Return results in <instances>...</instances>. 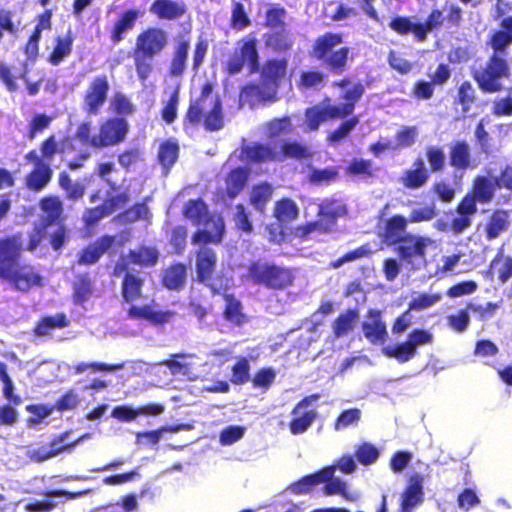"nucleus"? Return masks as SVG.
<instances>
[{"mask_svg": "<svg viewBox=\"0 0 512 512\" xmlns=\"http://www.w3.org/2000/svg\"><path fill=\"white\" fill-rule=\"evenodd\" d=\"M333 87L345 89L341 95L344 101L341 105H314L305 110V123L309 131H317L323 122L335 119H344L351 116L355 110L356 104L360 101L365 93V86L358 81L352 84L347 77L333 82Z\"/></svg>", "mask_w": 512, "mask_h": 512, "instance_id": "2", "label": "nucleus"}, {"mask_svg": "<svg viewBox=\"0 0 512 512\" xmlns=\"http://www.w3.org/2000/svg\"><path fill=\"white\" fill-rule=\"evenodd\" d=\"M180 147L176 140L166 139L159 144L157 161L164 175H167L179 158Z\"/></svg>", "mask_w": 512, "mask_h": 512, "instance_id": "36", "label": "nucleus"}, {"mask_svg": "<svg viewBox=\"0 0 512 512\" xmlns=\"http://www.w3.org/2000/svg\"><path fill=\"white\" fill-rule=\"evenodd\" d=\"M130 193L128 189L117 191L114 194L108 193L105 200L102 202L109 215L115 211L124 208L130 202Z\"/></svg>", "mask_w": 512, "mask_h": 512, "instance_id": "63", "label": "nucleus"}, {"mask_svg": "<svg viewBox=\"0 0 512 512\" xmlns=\"http://www.w3.org/2000/svg\"><path fill=\"white\" fill-rule=\"evenodd\" d=\"M93 292L92 279L89 273H81L76 275L73 283V300L75 303L83 304L86 302Z\"/></svg>", "mask_w": 512, "mask_h": 512, "instance_id": "49", "label": "nucleus"}, {"mask_svg": "<svg viewBox=\"0 0 512 512\" xmlns=\"http://www.w3.org/2000/svg\"><path fill=\"white\" fill-rule=\"evenodd\" d=\"M449 165L457 171H466L473 167L470 146L465 140H457L450 144Z\"/></svg>", "mask_w": 512, "mask_h": 512, "instance_id": "31", "label": "nucleus"}, {"mask_svg": "<svg viewBox=\"0 0 512 512\" xmlns=\"http://www.w3.org/2000/svg\"><path fill=\"white\" fill-rule=\"evenodd\" d=\"M339 177V169L336 166L317 169L313 168L308 175V181L311 184L321 185L336 181Z\"/></svg>", "mask_w": 512, "mask_h": 512, "instance_id": "61", "label": "nucleus"}, {"mask_svg": "<svg viewBox=\"0 0 512 512\" xmlns=\"http://www.w3.org/2000/svg\"><path fill=\"white\" fill-rule=\"evenodd\" d=\"M129 122L124 117H108L98 126L97 142L99 149L123 143L129 133Z\"/></svg>", "mask_w": 512, "mask_h": 512, "instance_id": "15", "label": "nucleus"}, {"mask_svg": "<svg viewBox=\"0 0 512 512\" xmlns=\"http://www.w3.org/2000/svg\"><path fill=\"white\" fill-rule=\"evenodd\" d=\"M260 57L257 49V39L247 37L241 40L240 46L228 58L225 64V72L228 75L240 73L245 64L250 74L259 72Z\"/></svg>", "mask_w": 512, "mask_h": 512, "instance_id": "11", "label": "nucleus"}, {"mask_svg": "<svg viewBox=\"0 0 512 512\" xmlns=\"http://www.w3.org/2000/svg\"><path fill=\"white\" fill-rule=\"evenodd\" d=\"M70 433V431H64L54 436L49 443V448L41 446L31 450L28 454L29 459L37 463H42L64 452H71L79 443L89 437L88 434H83L71 442H66Z\"/></svg>", "mask_w": 512, "mask_h": 512, "instance_id": "16", "label": "nucleus"}, {"mask_svg": "<svg viewBox=\"0 0 512 512\" xmlns=\"http://www.w3.org/2000/svg\"><path fill=\"white\" fill-rule=\"evenodd\" d=\"M424 501L423 477L420 474L410 476L408 485L401 494L399 509L413 511Z\"/></svg>", "mask_w": 512, "mask_h": 512, "instance_id": "26", "label": "nucleus"}, {"mask_svg": "<svg viewBox=\"0 0 512 512\" xmlns=\"http://www.w3.org/2000/svg\"><path fill=\"white\" fill-rule=\"evenodd\" d=\"M149 198H144L143 201L136 202L132 206L122 210L117 215V220L123 224H132L137 221H149L152 217L150 209L146 203Z\"/></svg>", "mask_w": 512, "mask_h": 512, "instance_id": "41", "label": "nucleus"}, {"mask_svg": "<svg viewBox=\"0 0 512 512\" xmlns=\"http://www.w3.org/2000/svg\"><path fill=\"white\" fill-rule=\"evenodd\" d=\"M140 15L141 13L137 9H127L120 13L112 27L109 29L111 44L117 45L122 42L127 33L135 27Z\"/></svg>", "mask_w": 512, "mask_h": 512, "instance_id": "25", "label": "nucleus"}, {"mask_svg": "<svg viewBox=\"0 0 512 512\" xmlns=\"http://www.w3.org/2000/svg\"><path fill=\"white\" fill-rule=\"evenodd\" d=\"M361 330L366 340L373 346H382L389 338L386 322L379 309L371 308L367 311L365 320L361 323Z\"/></svg>", "mask_w": 512, "mask_h": 512, "instance_id": "17", "label": "nucleus"}, {"mask_svg": "<svg viewBox=\"0 0 512 512\" xmlns=\"http://www.w3.org/2000/svg\"><path fill=\"white\" fill-rule=\"evenodd\" d=\"M225 307L223 317L226 321L241 326L247 321L246 315L243 313V305L234 294L224 293Z\"/></svg>", "mask_w": 512, "mask_h": 512, "instance_id": "43", "label": "nucleus"}, {"mask_svg": "<svg viewBox=\"0 0 512 512\" xmlns=\"http://www.w3.org/2000/svg\"><path fill=\"white\" fill-rule=\"evenodd\" d=\"M127 240L128 239H122L117 242L115 235H103L80 251L77 263L85 266L96 264L112 246L116 243L119 246H123Z\"/></svg>", "mask_w": 512, "mask_h": 512, "instance_id": "19", "label": "nucleus"}, {"mask_svg": "<svg viewBox=\"0 0 512 512\" xmlns=\"http://www.w3.org/2000/svg\"><path fill=\"white\" fill-rule=\"evenodd\" d=\"M213 85L205 82L201 86L199 96L191 100L183 116V130L189 131L200 125L208 132H216L224 127V115L222 103L219 97L211 99L208 105V99L212 96Z\"/></svg>", "mask_w": 512, "mask_h": 512, "instance_id": "3", "label": "nucleus"}, {"mask_svg": "<svg viewBox=\"0 0 512 512\" xmlns=\"http://www.w3.org/2000/svg\"><path fill=\"white\" fill-rule=\"evenodd\" d=\"M496 177L493 180L485 176H477L473 181L472 196L480 203H489L495 193Z\"/></svg>", "mask_w": 512, "mask_h": 512, "instance_id": "47", "label": "nucleus"}, {"mask_svg": "<svg viewBox=\"0 0 512 512\" xmlns=\"http://www.w3.org/2000/svg\"><path fill=\"white\" fill-rule=\"evenodd\" d=\"M336 204L337 200L326 199L318 207L317 221L321 223L322 233L331 232L336 225L337 219L343 213V208Z\"/></svg>", "mask_w": 512, "mask_h": 512, "instance_id": "34", "label": "nucleus"}, {"mask_svg": "<svg viewBox=\"0 0 512 512\" xmlns=\"http://www.w3.org/2000/svg\"><path fill=\"white\" fill-rule=\"evenodd\" d=\"M264 44L266 48L274 53H288L293 49L294 40L292 35L286 29H279L268 32L264 35Z\"/></svg>", "mask_w": 512, "mask_h": 512, "instance_id": "37", "label": "nucleus"}, {"mask_svg": "<svg viewBox=\"0 0 512 512\" xmlns=\"http://www.w3.org/2000/svg\"><path fill=\"white\" fill-rule=\"evenodd\" d=\"M110 91L107 75L95 76L87 85L82 97V109L88 116L99 115L104 107Z\"/></svg>", "mask_w": 512, "mask_h": 512, "instance_id": "13", "label": "nucleus"}, {"mask_svg": "<svg viewBox=\"0 0 512 512\" xmlns=\"http://www.w3.org/2000/svg\"><path fill=\"white\" fill-rule=\"evenodd\" d=\"M245 278L255 286L273 291L286 290L295 281L291 268L262 260H253L247 264Z\"/></svg>", "mask_w": 512, "mask_h": 512, "instance_id": "8", "label": "nucleus"}, {"mask_svg": "<svg viewBox=\"0 0 512 512\" xmlns=\"http://www.w3.org/2000/svg\"><path fill=\"white\" fill-rule=\"evenodd\" d=\"M509 227V217L505 210H495L489 217L485 231L488 241L494 240L505 232Z\"/></svg>", "mask_w": 512, "mask_h": 512, "instance_id": "45", "label": "nucleus"}, {"mask_svg": "<svg viewBox=\"0 0 512 512\" xmlns=\"http://www.w3.org/2000/svg\"><path fill=\"white\" fill-rule=\"evenodd\" d=\"M187 266L182 262H176L163 270L161 284L168 290L181 291L186 285Z\"/></svg>", "mask_w": 512, "mask_h": 512, "instance_id": "32", "label": "nucleus"}, {"mask_svg": "<svg viewBox=\"0 0 512 512\" xmlns=\"http://www.w3.org/2000/svg\"><path fill=\"white\" fill-rule=\"evenodd\" d=\"M273 217L279 223H290L299 217L298 205L291 198L282 197L274 204Z\"/></svg>", "mask_w": 512, "mask_h": 512, "instance_id": "44", "label": "nucleus"}, {"mask_svg": "<svg viewBox=\"0 0 512 512\" xmlns=\"http://www.w3.org/2000/svg\"><path fill=\"white\" fill-rule=\"evenodd\" d=\"M245 159L253 164L283 162L286 159L304 160L311 157L309 147L297 141L285 140L280 145L254 143L242 150Z\"/></svg>", "mask_w": 512, "mask_h": 512, "instance_id": "7", "label": "nucleus"}, {"mask_svg": "<svg viewBox=\"0 0 512 512\" xmlns=\"http://www.w3.org/2000/svg\"><path fill=\"white\" fill-rule=\"evenodd\" d=\"M430 174L423 171L407 169L400 177V182L406 189L417 190L423 187L429 180Z\"/></svg>", "mask_w": 512, "mask_h": 512, "instance_id": "60", "label": "nucleus"}, {"mask_svg": "<svg viewBox=\"0 0 512 512\" xmlns=\"http://www.w3.org/2000/svg\"><path fill=\"white\" fill-rule=\"evenodd\" d=\"M74 42V35L69 30L64 36H57L55 38V45L48 55V62L51 65L57 66L64 61L72 52Z\"/></svg>", "mask_w": 512, "mask_h": 512, "instance_id": "39", "label": "nucleus"}, {"mask_svg": "<svg viewBox=\"0 0 512 512\" xmlns=\"http://www.w3.org/2000/svg\"><path fill=\"white\" fill-rule=\"evenodd\" d=\"M144 280L137 274H126L122 277L121 296L123 301L132 304L142 296Z\"/></svg>", "mask_w": 512, "mask_h": 512, "instance_id": "38", "label": "nucleus"}, {"mask_svg": "<svg viewBox=\"0 0 512 512\" xmlns=\"http://www.w3.org/2000/svg\"><path fill=\"white\" fill-rule=\"evenodd\" d=\"M431 244L429 237L408 234L395 246V252L403 267L409 271H418L426 265L427 249Z\"/></svg>", "mask_w": 512, "mask_h": 512, "instance_id": "10", "label": "nucleus"}, {"mask_svg": "<svg viewBox=\"0 0 512 512\" xmlns=\"http://www.w3.org/2000/svg\"><path fill=\"white\" fill-rule=\"evenodd\" d=\"M408 220L404 215L395 214L385 220L382 232L379 234L383 243L396 246L409 234Z\"/></svg>", "mask_w": 512, "mask_h": 512, "instance_id": "23", "label": "nucleus"}, {"mask_svg": "<svg viewBox=\"0 0 512 512\" xmlns=\"http://www.w3.org/2000/svg\"><path fill=\"white\" fill-rule=\"evenodd\" d=\"M39 208L43 213L40 224L44 227L61 224L64 221L63 202L57 195H48L40 199Z\"/></svg>", "mask_w": 512, "mask_h": 512, "instance_id": "27", "label": "nucleus"}, {"mask_svg": "<svg viewBox=\"0 0 512 512\" xmlns=\"http://www.w3.org/2000/svg\"><path fill=\"white\" fill-rule=\"evenodd\" d=\"M345 173L351 177L362 176L364 178H372L375 175V169L373 168L372 160L353 158L345 167Z\"/></svg>", "mask_w": 512, "mask_h": 512, "instance_id": "53", "label": "nucleus"}, {"mask_svg": "<svg viewBox=\"0 0 512 512\" xmlns=\"http://www.w3.org/2000/svg\"><path fill=\"white\" fill-rule=\"evenodd\" d=\"M330 471L328 470H318L312 474H307L297 481L290 483L286 487V491H288L292 495H305L314 491V489L324 483L325 480L330 478Z\"/></svg>", "mask_w": 512, "mask_h": 512, "instance_id": "29", "label": "nucleus"}, {"mask_svg": "<svg viewBox=\"0 0 512 512\" xmlns=\"http://www.w3.org/2000/svg\"><path fill=\"white\" fill-rule=\"evenodd\" d=\"M342 42L341 33L325 32L314 39L309 55L332 75H342L348 69L349 60L352 58L348 46L336 48Z\"/></svg>", "mask_w": 512, "mask_h": 512, "instance_id": "6", "label": "nucleus"}, {"mask_svg": "<svg viewBox=\"0 0 512 512\" xmlns=\"http://www.w3.org/2000/svg\"><path fill=\"white\" fill-rule=\"evenodd\" d=\"M88 493V490L82 491H67L63 489H50L40 492L41 495H44L46 498L41 500H32L25 504V510L27 512H51L53 511L57 504L52 500L53 497H66V499H76Z\"/></svg>", "mask_w": 512, "mask_h": 512, "instance_id": "22", "label": "nucleus"}, {"mask_svg": "<svg viewBox=\"0 0 512 512\" xmlns=\"http://www.w3.org/2000/svg\"><path fill=\"white\" fill-rule=\"evenodd\" d=\"M476 101V91L470 81H463L457 88L456 102L461 105L463 114H467Z\"/></svg>", "mask_w": 512, "mask_h": 512, "instance_id": "57", "label": "nucleus"}, {"mask_svg": "<svg viewBox=\"0 0 512 512\" xmlns=\"http://www.w3.org/2000/svg\"><path fill=\"white\" fill-rule=\"evenodd\" d=\"M326 79V74L320 70H306L301 72L297 85L301 90L313 89L324 86Z\"/></svg>", "mask_w": 512, "mask_h": 512, "instance_id": "59", "label": "nucleus"}, {"mask_svg": "<svg viewBox=\"0 0 512 512\" xmlns=\"http://www.w3.org/2000/svg\"><path fill=\"white\" fill-rule=\"evenodd\" d=\"M183 216L194 226L204 225L206 229L193 233L191 242L198 244H220L225 234V224L221 215L211 213L208 205L201 199H189L183 208Z\"/></svg>", "mask_w": 512, "mask_h": 512, "instance_id": "4", "label": "nucleus"}, {"mask_svg": "<svg viewBox=\"0 0 512 512\" xmlns=\"http://www.w3.org/2000/svg\"><path fill=\"white\" fill-rule=\"evenodd\" d=\"M385 356L396 359L399 363L410 361L416 355V348L407 340L394 346H386L382 349Z\"/></svg>", "mask_w": 512, "mask_h": 512, "instance_id": "50", "label": "nucleus"}, {"mask_svg": "<svg viewBox=\"0 0 512 512\" xmlns=\"http://www.w3.org/2000/svg\"><path fill=\"white\" fill-rule=\"evenodd\" d=\"M471 76L482 93H500L505 89L504 81L511 77L509 59L490 54L483 65L471 71Z\"/></svg>", "mask_w": 512, "mask_h": 512, "instance_id": "9", "label": "nucleus"}, {"mask_svg": "<svg viewBox=\"0 0 512 512\" xmlns=\"http://www.w3.org/2000/svg\"><path fill=\"white\" fill-rule=\"evenodd\" d=\"M287 11L280 5H274L267 9L265 13L264 26L268 28L285 29V18Z\"/></svg>", "mask_w": 512, "mask_h": 512, "instance_id": "64", "label": "nucleus"}, {"mask_svg": "<svg viewBox=\"0 0 512 512\" xmlns=\"http://www.w3.org/2000/svg\"><path fill=\"white\" fill-rule=\"evenodd\" d=\"M149 11L160 20H177L187 12V6L183 2L174 0H154Z\"/></svg>", "mask_w": 512, "mask_h": 512, "instance_id": "30", "label": "nucleus"}, {"mask_svg": "<svg viewBox=\"0 0 512 512\" xmlns=\"http://www.w3.org/2000/svg\"><path fill=\"white\" fill-rule=\"evenodd\" d=\"M157 304L152 301L145 305H131L127 310V318L131 320H145L152 326H164L169 323L175 316V312L171 310H157Z\"/></svg>", "mask_w": 512, "mask_h": 512, "instance_id": "18", "label": "nucleus"}, {"mask_svg": "<svg viewBox=\"0 0 512 512\" xmlns=\"http://www.w3.org/2000/svg\"><path fill=\"white\" fill-rule=\"evenodd\" d=\"M251 380L250 363L247 357L240 356L231 367L230 382L234 385H243Z\"/></svg>", "mask_w": 512, "mask_h": 512, "instance_id": "55", "label": "nucleus"}, {"mask_svg": "<svg viewBox=\"0 0 512 512\" xmlns=\"http://www.w3.org/2000/svg\"><path fill=\"white\" fill-rule=\"evenodd\" d=\"M389 27L398 35L413 34L416 42L422 43L419 22H413L410 16H395L389 22Z\"/></svg>", "mask_w": 512, "mask_h": 512, "instance_id": "46", "label": "nucleus"}, {"mask_svg": "<svg viewBox=\"0 0 512 512\" xmlns=\"http://www.w3.org/2000/svg\"><path fill=\"white\" fill-rule=\"evenodd\" d=\"M21 233L0 237V280L20 293L43 286V277L33 265L22 261Z\"/></svg>", "mask_w": 512, "mask_h": 512, "instance_id": "1", "label": "nucleus"}, {"mask_svg": "<svg viewBox=\"0 0 512 512\" xmlns=\"http://www.w3.org/2000/svg\"><path fill=\"white\" fill-rule=\"evenodd\" d=\"M128 258H130L132 265L153 267L159 260V251L153 246L139 245L137 248L128 251Z\"/></svg>", "mask_w": 512, "mask_h": 512, "instance_id": "42", "label": "nucleus"}, {"mask_svg": "<svg viewBox=\"0 0 512 512\" xmlns=\"http://www.w3.org/2000/svg\"><path fill=\"white\" fill-rule=\"evenodd\" d=\"M445 18L443 11L439 8H434L427 15L424 22H419L422 43L428 38V34L432 31L439 30L444 26Z\"/></svg>", "mask_w": 512, "mask_h": 512, "instance_id": "51", "label": "nucleus"}, {"mask_svg": "<svg viewBox=\"0 0 512 512\" xmlns=\"http://www.w3.org/2000/svg\"><path fill=\"white\" fill-rule=\"evenodd\" d=\"M70 325V320L64 312L55 315L41 317L33 327V335L36 337H48L56 329H64Z\"/></svg>", "mask_w": 512, "mask_h": 512, "instance_id": "33", "label": "nucleus"}, {"mask_svg": "<svg viewBox=\"0 0 512 512\" xmlns=\"http://www.w3.org/2000/svg\"><path fill=\"white\" fill-rule=\"evenodd\" d=\"M354 456L360 464L369 466L378 460L380 450L374 444L365 441L355 447Z\"/></svg>", "mask_w": 512, "mask_h": 512, "instance_id": "58", "label": "nucleus"}, {"mask_svg": "<svg viewBox=\"0 0 512 512\" xmlns=\"http://www.w3.org/2000/svg\"><path fill=\"white\" fill-rule=\"evenodd\" d=\"M485 44L492 50L491 54L508 58V49L512 45V36L501 28L493 29L490 31Z\"/></svg>", "mask_w": 512, "mask_h": 512, "instance_id": "40", "label": "nucleus"}, {"mask_svg": "<svg viewBox=\"0 0 512 512\" xmlns=\"http://www.w3.org/2000/svg\"><path fill=\"white\" fill-rule=\"evenodd\" d=\"M266 135L269 139L279 138L288 135L293 131V125L289 116L273 118L266 123Z\"/></svg>", "mask_w": 512, "mask_h": 512, "instance_id": "52", "label": "nucleus"}, {"mask_svg": "<svg viewBox=\"0 0 512 512\" xmlns=\"http://www.w3.org/2000/svg\"><path fill=\"white\" fill-rule=\"evenodd\" d=\"M288 68V60L285 58L267 59L260 71V79L278 91L282 80L285 78Z\"/></svg>", "mask_w": 512, "mask_h": 512, "instance_id": "24", "label": "nucleus"}, {"mask_svg": "<svg viewBox=\"0 0 512 512\" xmlns=\"http://www.w3.org/2000/svg\"><path fill=\"white\" fill-rule=\"evenodd\" d=\"M52 121L53 117L50 115L44 113L35 114L29 122L26 138L29 140L35 139L37 135L49 128Z\"/></svg>", "mask_w": 512, "mask_h": 512, "instance_id": "62", "label": "nucleus"}, {"mask_svg": "<svg viewBox=\"0 0 512 512\" xmlns=\"http://www.w3.org/2000/svg\"><path fill=\"white\" fill-rule=\"evenodd\" d=\"M168 44L167 32L160 27H147L135 40L132 58L138 78L146 81L153 71V61Z\"/></svg>", "mask_w": 512, "mask_h": 512, "instance_id": "5", "label": "nucleus"}, {"mask_svg": "<svg viewBox=\"0 0 512 512\" xmlns=\"http://www.w3.org/2000/svg\"><path fill=\"white\" fill-rule=\"evenodd\" d=\"M240 97L251 106L259 103H274L279 99L278 91L261 79L259 83L245 84L240 90Z\"/></svg>", "mask_w": 512, "mask_h": 512, "instance_id": "21", "label": "nucleus"}, {"mask_svg": "<svg viewBox=\"0 0 512 512\" xmlns=\"http://www.w3.org/2000/svg\"><path fill=\"white\" fill-rule=\"evenodd\" d=\"M319 394H311L302 398L291 410L288 423L292 435H300L308 431L317 419L318 413L312 403L319 399Z\"/></svg>", "mask_w": 512, "mask_h": 512, "instance_id": "14", "label": "nucleus"}, {"mask_svg": "<svg viewBox=\"0 0 512 512\" xmlns=\"http://www.w3.org/2000/svg\"><path fill=\"white\" fill-rule=\"evenodd\" d=\"M218 257L217 253L209 247H202L195 253V271L197 282L208 287L212 294H220L222 285L217 284L223 277L216 274Z\"/></svg>", "mask_w": 512, "mask_h": 512, "instance_id": "12", "label": "nucleus"}, {"mask_svg": "<svg viewBox=\"0 0 512 512\" xmlns=\"http://www.w3.org/2000/svg\"><path fill=\"white\" fill-rule=\"evenodd\" d=\"M359 318L357 309H348L337 316L332 324L333 335L336 338L347 335L353 328Z\"/></svg>", "mask_w": 512, "mask_h": 512, "instance_id": "48", "label": "nucleus"}, {"mask_svg": "<svg viewBox=\"0 0 512 512\" xmlns=\"http://www.w3.org/2000/svg\"><path fill=\"white\" fill-rule=\"evenodd\" d=\"M190 50L189 37L179 36L173 47L168 74L171 77H181L187 67L188 54Z\"/></svg>", "mask_w": 512, "mask_h": 512, "instance_id": "28", "label": "nucleus"}, {"mask_svg": "<svg viewBox=\"0 0 512 512\" xmlns=\"http://www.w3.org/2000/svg\"><path fill=\"white\" fill-rule=\"evenodd\" d=\"M273 194V187L268 182H262L252 187L250 203L258 210H263L270 201Z\"/></svg>", "mask_w": 512, "mask_h": 512, "instance_id": "54", "label": "nucleus"}, {"mask_svg": "<svg viewBox=\"0 0 512 512\" xmlns=\"http://www.w3.org/2000/svg\"><path fill=\"white\" fill-rule=\"evenodd\" d=\"M52 177L53 169L51 165L45 164L41 167H34L25 176L24 186L27 190L38 193L47 187Z\"/></svg>", "mask_w": 512, "mask_h": 512, "instance_id": "35", "label": "nucleus"}, {"mask_svg": "<svg viewBox=\"0 0 512 512\" xmlns=\"http://www.w3.org/2000/svg\"><path fill=\"white\" fill-rule=\"evenodd\" d=\"M249 174L245 167L233 168L225 178V189H220L216 193L218 200L225 203L235 199L247 185Z\"/></svg>", "mask_w": 512, "mask_h": 512, "instance_id": "20", "label": "nucleus"}, {"mask_svg": "<svg viewBox=\"0 0 512 512\" xmlns=\"http://www.w3.org/2000/svg\"><path fill=\"white\" fill-rule=\"evenodd\" d=\"M321 470L330 471V478L324 481V486L322 492L326 496L332 495H342L345 496L347 494V484L345 481L334 477L336 466H325L321 468Z\"/></svg>", "mask_w": 512, "mask_h": 512, "instance_id": "56", "label": "nucleus"}]
</instances>
